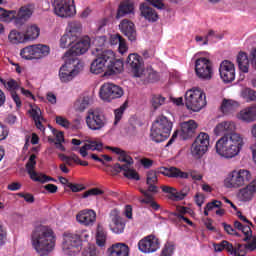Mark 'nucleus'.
<instances>
[{"label":"nucleus","mask_w":256,"mask_h":256,"mask_svg":"<svg viewBox=\"0 0 256 256\" xmlns=\"http://www.w3.org/2000/svg\"><path fill=\"white\" fill-rule=\"evenodd\" d=\"M235 122L226 121L219 123L214 128L215 135H223L216 142V153L221 157H225L226 159H233V157H237L241 150L243 149V137L241 134L235 133Z\"/></svg>","instance_id":"1"},{"label":"nucleus","mask_w":256,"mask_h":256,"mask_svg":"<svg viewBox=\"0 0 256 256\" xmlns=\"http://www.w3.org/2000/svg\"><path fill=\"white\" fill-rule=\"evenodd\" d=\"M123 60L115 58L113 50H105L96 55L90 65V71L94 75H117L123 71Z\"/></svg>","instance_id":"2"},{"label":"nucleus","mask_w":256,"mask_h":256,"mask_svg":"<svg viewBox=\"0 0 256 256\" xmlns=\"http://www.w3.org/2000/svg\"><path fill=\"white\" fill-rule=\"evenodd\" d=\"M172 129L173 122L165 115H160L152 124L150 137L155 143H163V141H167V138L171 135Z\"/></svg>","instance_id":"3"},{"label":"nucleus","mask_w":256,"mask_h":256,"mask_svg":"<svg viewBox=\"0 0 256 256\" xmlns=\"http://www.w3.org/2000/svg\"><path fill=\"white\" fill-rule=\"evenodd\" d=\"M158 175H164V177H169L170 179H189V174H187V172H183L175 166L169 168L159 167L158 171H148L146 184H157L159 181Z\"/></svg>","instance_id":"4"},{"label":"nucleus","mask_w":256,"mask_h":256,"mask_svg":"<svg viewBox=\"0 0 256 256\" xmlns=\"http://www.w3.org/2000/svg\"><path fill=\"white\" fill-rule=\"evenodd\" d=\"M207 105V100L204 92L201 89H191L185 93V106L190 111H201Z\"/></svg>","instance_id":"5"},{"label":"nucleus","mask_w":256,"mask_h":256,"mask_svg":"<svg viewBox=\"0 0 256 256\" xmlns=\"http://www.w3.org/2000/svg\"><path fill=\"white\" fill-rule=\"evenodd\" d=\"M251 181V172L249 170L240 169L232 171L229 176L225 180V185L229 189L233 187L234 189H238V187H243V185H247Z\"/></svg>","instance_id":"6"},{"label":"nucleus","mask_w":256,"mask_h":256,"mask_svg":"<svg viewBox=\"0 0 256 256\" xmlns=\"http://www.w3.org/2000/svg\"><path fill=\"white\" fill-rule=\"evenodd\" d=\"M49 52V46L37 44L23 48L20 52V55L22 59L26 60L43 59V57H47V55H49Z\"/></svg>","instance_id":"7"},{"label":"nucleus","mask_w":256,"mask_h":256,"mask_svg":"<svg viewBox=\"0 0 256 256\" xmlns=\"http://www.w3.org/2000/svg\"><path fill=\"white\" fill-rule=\"evenodd\" d=\"M79 59L69 58L59 70V77L62 83H69L79 73Z\"/></svg>","instance_id":"8"},{"label":"nucleus","mask_w":256,"mask_h":256,"mask_svg":"<svg viewBox=\"0 0 256 256\" xmlns=\"http://www.w3.org/2000/svg\"><path fill=\"white\" fill-rule=\"evenodd\" d=\"M62 249L65 255H77L82 249L81 237L77 234H64Z\"/></svg>","instance_id":"9"},{"label":"nucleus","mask_w":256,"mask_h":256,"mask_svg":"<svg viewBox=\"0 0 256 256\" xmlns=\"http://www.w3.org/2000/svg\"><path fill=\"white\" fill-rule=\"evenodd\" d=\"M195 73L197 77H199V79H203V81L213 79V62L205 57L196 59Z\"/></svg>","instance_id":"10"},{"label":"nucleus","mask_w":256,"mask_h":256,"mask_svg":"<svg viewBox=\"0 0 256 256\" xmlns=\"http://www.w3.org/2000/svg\"><path fill=\"white\" fill-rule=\"evenodd\" d=\"M124 93L123 88L113 83H104L99 90L100 99L108 103H111L114 99H121Z\"/></svg>","instance_id":"11"},{"label":"nucleus","mask_w":256,"mask_h":256,"mask_svg":"<svg viewBox=\"0 0 256 256\" xmlns=\"http://www.w3.org/2000/svg\"><path fill=\"white\" fill-rule=\"evenodd\" d=\"M54 13L62 18L73 17L77 13L75 0H54Z\"/></svg>","instance_id":"12"},{"label":"nucleus","mask_w":256,"mask_h":256,"mask_svg":"<svg viewBox=\"0 0 256 256\" xmlns=\"http://www.w3.org/2000/svg\"><path fill=\"white\" fill-rule=\"evenodd\" d=\"M209 141V134L200 132L191 146V153L193 157H197L198 159L199 157H203L206 151H209Z\"/></svg>","instance_id":"13"},{"label":"nucleus","mask_w":256,"mask_h":256,"mask_svg":"<svg viewBox=\"0 0 256 256\" xmlns=\"http://www.w3.org/2000/svg\"><path fill=\"white\" fill-rule=\"evenodd\" d=\"M86 125L91 131H101L107 125V118L99 111L90 110L86 116Z\"/></svg>","instance_id":"14"},{"label":"nucleus","mask_w":256,"mask_h":256,"mask_svg":"<svg viewBox=\"0 0 256 256\" xmlns=\"http://www.w3.org/2000/svg\"><path fill=\"white\" fill-rule=\"evenodd\" d=\"M160 247L159 238L153 234L144 237L138 242V249L142 253H155Z\"/></svg>","instance_id":"15"},{"label":"nucleus","mask_w":256,"mask_h":256,"mask_svg":"<svg viewBox=\"0 0 256 256\" xmlns=\"http://www.w3.org/2000/svg\"><path fill=\"white\" fill-rule=\"evenodd\" d=\"M89 47H91V38L85 36L80 41L76 42L75 45L71 46L69 51L65 53V56L68 57V55H70L69 59H75V57L87 53Z\"/></svg>","instance_id":"16"},{"label":"nucleus","mask_w":256,"mask_h":256,"mask_svg":"<svg viewBox=\"0 0 256 256\" xmlns=\"http://www.w3.org/2000/svg\"><path fill=\"white\" fill-rule=\"evenodd\" d=\"M126 65L134 77H143V58L139 54H129Z\"/></svg>","instance_id":"17"},{"label":"nucleus","mask_w":256,"mask_h":256,"mask_svg":"<svg viewBox=\"0 0 256 256\" xmlns=\"http://www.w3.org/2000/svg\"><path fill=\"white\" fill-rule=\"evenodd\" d=\"M109 218L111 223L109 224L110 231L116 235H121L125 231V223L123 218H121V212L115 208L110 211Z\"/></svg>","instance_id":"18"},{"label":"nucleus","mask_w":256,"mask_h":256,"mask_svg":"<svg viewBox=\"0 0 256 256\" xmlns=\"http://www.w3.org/2000/svg\"><path fill=\"white\" fill-rule=\"evenodd\" d=\"M219 73L224 83H233L235 81V64L229 60L222 61L219 67Z\"/></svg>","instance_id":"19"},{"label":"nucleus","mask_w":256,"mask_h":256,"mask_svg":"<svg viewBox=\"0 0 256 256\" xmlns=\"http://www.w3.org/2000/svg\"><path fill=\"white\" fill-rule=\"evenodd\" d=\"M112 169L115 175L123 171V175L124 177H126V179H132L134 181H139L141 179V177L139 176V173H137L135 169L131 168V166L121 165L119 163H116L112 166Z\"/></svg>","instance_id":"20"},{"label":"nucleus","mask_w":256,"mask_h":256,"mask_svg":"<svg viewBox=\"0 0 256 256\" xmlns=\"http://www.w3.org/2000/svg\"><path fill=\"white\" fill-rule=\"evenodd\" d=\"M119 29L129 41H137V30L135 29V24L133 22L124 19L120 22Z\"/></svg>","instance_id":"21"},{"label":"nucleus","mask_w":256,"mask_h":256,"mask_svg":"<svg viewBox=\"0 0 256 256\" xmlns=\"http://www.w3.org/2000/svg\"><path fill=\"white\" fill-rule=\"evenodd\" d=\"M76 220L81 225L89 227V225H93L97 221V214L93 210H82L76 215Z\"/></svg>","instance_id":"22"},{"label":"nucleus","mask_w":256,"mask_h":256,"mask_svg":"<svg viewBox=\"0 0 256 256\" xmlns=\"http://www.w3.org/2000/svg\"><path fill=\"white\" fill-rule=\"evenodd\" d=\"M72 151H79L81 157H87V155H89L87 151H103V143L97 141H89L80 148H72Z\"/></svg>","instance_id":"23"},{"label":"nucleus","mask_w":256,"mask_h":256,"mask_svg":"<svg viewBox=\"0 0 256 256\" xmlns=\"http://www.w3.org/2000/svg\"><path fill=\"white\" fill-rule=\"evenodd\" d=\"M197 130V122L195 120H189L187 122H183L181 124V132L180 137L184 141H187V139H191L193 135H195V131Z\"/></svg>","instance_id":"24"},{"label":"nucleus","mask_w":256,"mask_h":256,"mask_svg":"<svg viewBox=\"0 0 256 256\" xmlns=\"http://www.w3.org/2000/svg\"><path fill=\"white\" fill-rule=\"evenodd\" d=\"M33 15V5L28 4L22 6L18 12H16L15 25H23L27 19H29Z\"/></svg>","instance_id":"25"},{"label":"nucleus","mask_w":256,"mask_h":256,"mask_svg":"<svg viewBox=\"0 0 256 256\" xmlns=\"http://www.w3.org/2000/svg\"><path fill=\"white\" fill-rule=\"evenodd\" d=\"M238 119L244 123H253V121H256V105L241 110L238 114Z\"/></svg>","instance_id":"26"},{"label":"nucleus","mask_w":256,"mask_h":256,"mask_svg":"<svg viewBox=\"0 0 256 256\" xmlns=\"http://www.w3.org/2000/svg\"><path fill=\"white\" fill-rule=\"evenodd\" d=\"M108 251L110 256H129V246L125 243H116Z\"/></svg>","instance_id":"27"},{"label":"nucleus","mask_w":256,"mask_h":256,"mask_svg":"<svg viewBox=\"0 0 256 256\" xmlns=\"http://www.w3.org/2000/svg\"><path fill=\"white\" fill-rule=\"evenodd\" d=\"M133 10V2L129 0L121 2L117 10L116 19H121V17H125V15L133 13Z\"/></svg>","instance_id":"28"},{"label":"nucleus","mask_w":256,"mask_h":256,"mask_svg":"<svg viewBox=\"0 0 256 256\" xmlns=\"http://www.w3.org/2000/svg\"><path fill=\"white\" fill-rule=\"evenodd\" d=\"M141 15L143 18L146 19V21H149L150 23H155L159 19V15L155 11V9L142 5L140 6Z\"/></svg>","instance_id":"29"},{"label":"nucleus","mask_w":256,"mask_h":256,"mask_svg":"<svg viewBox=\"0 0 256 256\" xmlns=\"http://www.w3.org/2000/svg\"><path fill=\"white\" fill-rule=\"evenodd\" d=\"M40 34H41V29L39 28V26L33 24V25H28L26 27V30L24 32V37L26 39V42L35 41V39H37Z\"/></svg>","instance_id":"30"},{"label":"nucleus","mask_w":256,"mask_h":256,"mask_svg":"<svg viewBox=\"0 0 256 256\" xmlns=\"http://www.w3.org/2000/svg\"><path fill=\"white\" fill-rule=\"evenodd\" d=\"M81 22L79 21H71L68 23V26L66 28V33H69L73 37L79 40V37H81Z\"/></svg>","instance_id":"31"},{"label":"nucleus","mask_w":256,"mask_h":256,"mask_svg":"<svg viewBox=\"0 0 256 256\" xmlns=\"http://www.w3.org/2000/svg\"><path fill=\"white\" fill-rule=\"evenodd\" d=\"M237 63L242 73H249V57L245 52H239L237 55Z\"/></svg>","instance_id":"32"},{"label":"nucleus","mask_w":256,"mask_h":256,"mask_svg":"<svg viewBox=\"0 0 256 256\" xmlns=\"http://www.w3.org/2000/svg\"><path fill=\"white\" fill-rule=\"evenodd\" d=\"M29 113L33 121L35 122V126L37 127V129H39L40 131H45V126H43V123H41V119H43V117H41V108H32L31 110H29Z\"/></svg>","instance_id":"33"},{"label":"nucleus","mask_w":256,"mask_h":256,"mask_svg":"<svg viewBox=\"0 0 256 256\" xmlns=\"http://www.w3.org/2000/svg\"><path fill=\"white\" fill-rule=\"evenodd\" d=\"M234 229L241 231L245 235L243 241H249V239H251V237H253V231L251 230V226L243 225L238 220L234 221Z\"/></svg>","instance_id":"34"},{"label":"nucleus","mask_w":256,"mask_h":256,"mask_svg":"<svg viewBox=\"0 0 256 256\" xmlns=\"http://www.w3.org/2000/svg\"><path fill=\"white\" fill-rule=\"evenodd\" d=\"M8 40L13 45H19V43H27L25 38V33L19 32L17 30H12L8 35Z\"/></svg>","instance_id":"35"},{"label":"nucleus","mask_w":256,"mask_h":256,"mask_svg":"<svg viewBox=\"0 0 256 256\" xmlns=\"http://www.w3.org/2000/svg\"><path fill=\"white\" fill-rule=\"evenodd\" d=\"M17 17V11L15 10H5L4 8L0 7V21L4 23H11Z\"/></svg>","instance_id":"36"},{"label":"nucleus","mask_w":256,"mask_h":256,"mask_svg":"<svg viewBox=\"0 0 256 256\" xmlns=\"http://www.w3.org/2000/svg\"><path fill=\"white\" fill-rule=\"evenodd\" d=\"M106 243L107 231H105V228H103L101 224H98L96 232V245H98V247H105Z\"/></svg>","instance_id":"37"},{"label":"nucleus","mask_w":256,"mask_h":256,"mask_svg":"<svg viewBox=\"0 0 256 256\" xmlns=\"http://www.w3.org/2000/svg\"><path fill=\"white\" fill-rule=\"evenodd\" d=\"M77 41L79 40L75 36L69 34L66 31L64 35L60 38V47L61 49H67L68 47H71L73 43H77Z\"/></svg>","instance_id":"38"},{"label":"nucleus","mask_w":256,"mask_h":256,"mask_svg":"<svg viewBox=\"0 0 256 256\" xmlns=\"http://www.w3.org/2000/svg\"><path fill=\"white\" fill-rule=\"evenodd\" d=\"M37 155L32 154L30 155L28 162L26 163V171L28 175H30V178L33 180L35 177H37V173L35 171V165H37Z\"/></svg>","instance_id":"39"},{"label":"nucleus","mask_w":256,"mask_h":256,"mask_svg":"<svg viewBox=\"0 0 256 256\" xmlns=\"http://www.w3.org/2000/svg\"><path fill=\"white\" fill-rule=\"evenodd\" d=\"M237 107H239V103L233 100L224 99L221 105V111L224 115H229V113H233Z\"/></svg>","instance_id":"40"},{"label":"nucleus","mask_w":256,"mask_h":256,"mask_svg":"<svg viewBox=\"0 0 256 256\" xmlns=\"http://www.w3.org/2000/svg\"><path fill=\"white\" fill-rule=\"evenodd\" d=\"M215 251H227L230 255H237L235 247L227 240H223L221 243L215 246Z\"/></svg>","instance_id":"41"},{"label":"nucleus","mask_w":256,"mask_h":256,"mask_svg":"<svg viewBox=\"0 0 256 256\" xmlns=\"http://www.w3.org/2000/svg\"><path fill=\"white\" fill-rule=\"evenodd\" d=\"M89 105H91V98H89V96H85L82 99L77 100L74 107L76 111L83 112L85 109H87V107H89Z\"/></svg>","instance_id":"42"},{"label":"nucleus","mask_w":256,"mask_h":256,"mask_svg":"<svg viewBox=\"0 0 256 256\" xmlns=\"http://www.w3.org/2000/svg\"><path fill=\"white\" fill-rule=\"evenodd\" d=\"M127 107H129V102L126 100L118 109L114 110V115H115L114 125H117V123H119V121L123 119V115L127 110Z\"/></svg>","instance_id":"43"},{"label":"nucleus","mask_w":256,"mask_h":256,"mask_svg":"<svg viewBox=\"0 0 256 256\" xmlns=\"http://www.w3.org/2000/svg\"><path fill=\"white\" fill-rule=\"evenodd\" d=\"M187 195H189V191L187 189L177 191V189L174 188V192L172 196L169 197V199H171L172 201H183V199H185Z\"/></svg>","instance_id":"44"},{"label":"nucleus","mask_w":256,"mask_h":256,"mask_svg":"<svg viewBox=\"0 0 256 256\" xmlns=\"http://www.w3.org/2000/svg\"><path fill=\"white\" fill-rule=\"evenodd\" d=\"M169 219H171L172 221H179V223H181V221H184V223H187V225L193 227V221L177 212H172L169 216Z\"/></svg>","instance_id":"45"},{"label":"nucleus","mask_w":256,"mask_h":256,"mask_svg":"<svg viewBox=\"0 0 256 256\" xmlns=\"http://www.w3.org/2000/svg\"><path fill=\"white\" fill-rule=\"evenodd\" d=\"M165 104V97L161 95H153L151 98V105L154 109V111H157L161 105Z\"/></svg>","instance_id":"46"},{"label":"nucleus","mask_w":256,"mask_h":256,"mask_svg":"<svg viewBox=\"0 0 256 256\" xmlns=\"http://www.w3.org/2000/svg\"><path fill=\"white\" fill-rule=\"evenodd\" d=\"M253 195L254 194L246 187L241 189L238 193L240 201H251V199H253Z\"/></svg>","instance_id":"47"},{"label":"nucleus","mask_w":256,"mask_h":256,"mask_svg":"<svg viewBox=\"0 0 256 256\" xmlns=\"http://www.w3.org/2000/svg\"><path fill=\"white\" fill-rule=\"evenodd\" d=\"M242 97L246 101H256V91L251 88H245L242 90Z\"/></svg>","instance_id":"48"},{"label":"nucleus","mask_w":256,"mask_h":256,"mask_svg":"<svg viewBox=\"0 0 256 256\" xmlns=\"http://www.w3.org/2000/svg\"><path fill=\"white\" fill-rule=\"evenodd\" d=\"M3 85L10 93L17 92V89H19V83L15 79L6 80Z\"/></svg>","instance_id":"49"},{"label":"nucleus","mask_w":256,"mask_h":256,"mask_svg":"<svg viewBox=\"0 0 256 256\" xmlns=\"http://www.w3.org/2000/svg\"><path fill=\"white\" fill-rule=\"evenodd\" d=\"M119 158L118 160L121 163H125L124 165H127L128 167H131V165H133L134 161L133 158L129 155H127V152H125L124 150L119 154Z\"/></svg>","instance_id":"50"},{"label":"nucleus","mask_w":256,"mask_h":256,"mask_svg":"<svg viewBox=\"0 0 256 256\" xmlns=\"http://www.w3.org/2000/svg\"><path fill=\"white\" fill-rule=\"evenodd\" d=\"M104 193L105 191L99 188H91L82 194V199H87V197L91 196L103 195Z\"/></svg>","instance_id":"51"},{"label":"nucleus","mask_w":256,"mask_h":256,"mask_svg":"<svg viewBox=\"0 0 256 256\" xmlns=\"http://www.w3.org/2000/svg\"><path fill=\"white\" fill-rule=\"evenodd\" d=\"M173 253H175V245L167 243L162 249L160 256H173Z\"/></svg>","instance_id":"52"},{"label":"nucleus","mask_w":256,"mask_h":256,"mask_svg":"<svg viewBox=\"0 0 256 256\" xmlns=\"http://www.w3.org/2000/svg\"><path fill=\"white\" fill-rule=\"evenodd\" d=\"M56 123L57 125H60V127H64V129H69V127H71V122L63 116H56Z\"/></svg>","instance_id":"53"},{"label":"nucleus","mask_w":256,"mask_h":256,"mask_svg":"<svg viewBox=\"0 0 256 256\" xmlns=\"http://www.w3.org/2000/svg\"><path fill=\"white\" fill-rule=\"evenodd\" d=\"M82 256H97V247L89 244L88 247L82 252Z\"/></svg>","instance_id":"54"},{"label":"nucleus","mask_w":256,"mask_h":256,"mask_svg":"<svg viewBox=\"0 0 256 256\" xmlns=\"http://www.w3.org/2000/svg\"><path fill=\"white\" fill-rule=\"evenodd\" d=\"M222 227L224 228V231H226L228 235H234L236 237H239V233L235 228H233V226H231V224L223 222Z\"/></svg>","instance_id":"55"},{"label":"nucleus","mask_w":256,"mask_h":256,"mask_svg":"<svg viewBox=\"0 0 256 256\" xmlns=\"http://www.w3.org/2000/svg\"><path fill=\"white\" fill-rule=\"evenodd\" d=\"M221 207H223V202L219 200H212L206 204V208L210 211H213V209H221Z\"/></svg>","instance_id":"56"},{"label":"nucleus","mask_w":256,"mask_h":256,"mask_svg":"<svg viewBox=\"0 0 256 256\" xmlns=\"http://www.w3.org/2000/svg\"><path fill=\"white\" fill-rule=\"evenodd\" d=\"M32 181H38L39 183H49V181H55V180L51 176L42 174L40 176L37 175L34 178H32Z\"/></svg>","instance_id":"57"},{"label":"nucleus","mask_w":256,"mask_h":256,"mask_svg":"<svg viewBox=\"0 0 256 256\" xmlns=\"http://www.w3.org/2000/svg\"><path fill=\"white\" fill-rule=\"evenodd\" d=\"M67 187L71 189L72 193H79L81 191H84L85 186L83 184H73V183H68Z\"/></svg>","instance_id":"58"},{"label":"nucleus","mask_w":256,"mask_h":256,"mask_svg":"<svg viewBox=\"0 0 256 256\" xmlns=\"http://www.w3.org/2000/svg\"><path fill=\"white\" fill-rule=\"evenodd\" d=\"M18 197H22L26 203H35V197L31 193H18Z\"/></svg>","instance_id":"59"},{"label":"nucleus","mask_w":256,"mask_h":256,"mask_svg":"<svg viewBox=\"0 0 256 256\" xmlns=\"http://www.w3.org/2000/svg\"><path fill=\"white\" fill-rule=\"evenodd\" d=\"M52 132L56 137V143H64L65 142V136H64L63 132L57 131V129H53Z\"/></svg>","instance_id":"60"},{"label":"nucleus","mask_w":256,"mask_h":256,"mask_svg":"<svg viewBox=\"0 0 256 256\" xmlns=\"http://www.w3.org/2000/svg\"><path fill=\"white\" fill-rule=\"evenodd\" d=\"M122 40L123 36H121L120 34H114L110 36V44L112 45H119Z\"/></svg>","instance_id":"61"},{"label":"nucleus","mask_w":256,"mask_h":256,"mask_svg":"<svg viewBox=\"0 0 256 256\" xmlns=\"http://www.w3.org/2000/svg\"><path fill=\"white\" fill-rule=\"evenodd\" d=\"M245 249L246 248L243 246V244H237L235 247L236 254H233V256H245L247 253Z\"/></svg>","instance_id":"62"},{"label":"nucleus","mask_w":256,"mask_h":256,"mask_svg":"<svg viewBox=\"0 0 256 256\" xmlns=\"http://www.w3.org/2000/svg\"><path fill=\"white\" fill-rule=\"evenodd\" d=\"M140 164L144 167V169H151L153 167V160L149 158L140 159Z\"/></svg>","instance_id":"63"},{"label":"nucleus","mask_w":256,"mask_h":256,"mask_svg":"<svg viewBox=\"0 0 256 256\" xmlns=\"http://www.w3.org/2000/svg\"><path fill=\"white\" fill-rule=\"evenodd\" d=\"M119 47H118V50H119V53H121V55H123L124 53H127V50L129 49L127 47V42L125 41L124 38H122V40L119 42Z\"/></svg>","instance_id":"64"}]
</instances>
